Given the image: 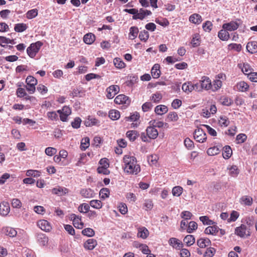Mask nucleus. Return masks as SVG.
<instances>
[{
    "label": "nucleus",
    "mask_w": 257,
    "mask_h": 257,
    "mask_svg": "<svg viewBox=\"0 0 257 257\" xmlns=\"http://www.w3.org/2000/svg\"><path fill=\"white\" fill-rule=\"evenodd\" d=\"M47 116L49 120L52 121H57L59 119L57 111L48 112L47 113Z\"/></svg>",
    "instance_id": "obj_47"
},
{
    "label": "nucleus",
    "mask_w": 257,
    "mask_h": 257,
    "mask_svg": "<svg viewBox=\"0 0 257 257\" xmlns=\"http://www.w3.org/2000/svg\"><path fill=\"white\" fill-rule=\"evenodd\" d=\"M228 169L229 170V174L233 177H236L239 173V170L236 166H232Z\"/></svg>",
    "instance_id": "obj_58"
},
{
    "label": "nucleus",
    "mask_w": 257,
    "mask_h": 257,
    "mask_svg": "<svg viewBox=\"0 0 257 257\" xmlns=\"http://www.w3.org/2000/svg\"><path fill=\"white\" fill-rule=\"evenodd\" d=\"M216 252V250L213 247H208L204 254V257H213Z\"/></svg>",
    "instance_id": "obj_57"
},
{
    "label": "nucleus",
    "mask_w": 257,
    "mask_h": 257,
    "mask_svg": "<svg viewBox=\"0 0 257 257\" xmlns=\"http://www.w3.org/2000/svg\"><path fill=\"white\" fill-rule=\"evenodd\" d=\"M149 232L145 227H142L138 228L137 236L143 239H146L149 236Z\"/></svg>",
    "instance_id": "obj_23"
},
{
    "label": "nucleus",
    "mask_w": 257,
    "mask_h": 257,
    "mask_svg": "<svg viewBox=\"0 0 257 257\" xmlns=\"http://www.w3.org/2000/svg\"><path fill=\"white\" fill-rule=\"evenodd\" d=\"M194 138L197 142L203 143L207 139L206 134L202 129L198 128L194 132Z\"/></svg>",
    "instance_id": "obj_4"
},
{
    "label": "nucleus",
    "mask_w": 257,
    "mask_h": 257,
    "mask_svg": "<svg viewBox=\"0 0 257 257\" xmlns=\"http://www.w3.org/2000/svg\"><path fill=\"white\" fill-rule=\"evenodd\" d=\"M140 118L139 113L137 112H135L133 114H132L131 116L125 117V120L126 121H135L139 119Z\"/></svg>",
    "instance_id": "obj_60"
},
{
    "label": "nucleus",
    "mask_w": 257,
    "mask_h": 257,
    "mask_svg": "<svg viewBox=\"0 0 257 257\" xmlns=\"http://www.w3.org/2000/svg\"><path fill=\"white\" fill-rule=\"evenodd\" d=\"M169 242L170 245L176 248L180 249L183 246L182 242L176 238H171L169 240Z\"/></svg>",
    "instance_id": "obj_30"
},
{
    "label": "nucleus",
    "mask_w": 257,
    "mask_h": 257,
    "mask_svg": "<svg viewBox=\"0 0 257 257\" xmlns=\"http://www.w3.org/2000/svg\"><path fill=\"white\" fill-rule=\"evenodd\" d=\"M182 89L187 94H189L194 90L193 84L190 81L186 82L182 85Z\"/></svg>",
    "instance_id": "obj_24"
},
{
    "label": "nucleus",
    "mask_w": 257,
    "mask_h": 257,
    "mask_svg": "<svg viewBox=\"0 0 257 257\" xmlns=\"http://www.w3.org/2000/svg\"><path fill=\"white\" fill-rule=\"evenodd\" d=\"M119 91V87L118 85H112L106 89V97L108 99H111L114 97Z\"/></svg>",
    "instance_id": "obj_7"
},
{
    "label": "nucleus",
    "mask_w": 257,
    "mask_h": 257,
    "mask_svg": "<svg viewBox=\"0 0 257 257\" xmlns=\"http://www.w3.org/2000/svg\"><path fill=\"white\" fill-rule=\"evenodd\" d=\"M199 219L204 225H211L215 223L213 220L210 219L207 216H200Z\"/></svg>",
    "instance_id": "obj_43"
},
{
    "label": "nucleus",
    "mask_w": 257,
    "mask_h": 257,
    "mask_svg": "<svg viewBox=\"0 0 257 257\" xmlns=\"http://www.w3.org/2000/svg\"><path fill=\"white\" fill-rule=\"evenodd\" d=\"M60 115V119L62 121H66L68 116L71 113L70 108L67 106H64L61 109L57 110Z\"/></svg>",
    "instance_id": "obj_5"
},
{
    "label": "nucleus",
    "mask_w": 257,
    "mask_h": 257,
    "mask_svg": "<svg viewBox=\"0 0 257 257\" xmlns=\"http://www.w3.org/2000/svg\"><path fill=\"white\" fill-rule=\"evenodd\" d=\"M246 49L248 52L253 54L257 52V42L251 41L248 42L246 45Z\"/></svg>",
    "instance_id": "obj_19"
},
{
    "label": "nucleus",
    "mask_w": 257,
    "mask_h": 257,
    "mask_svg": "<svg viewBox=\"0 0 257 257\" xmlns=\"http://www.w3.org/2000/svg\"><path fill=\"white\" fill-rule=\"evenodd\" d=\"M239 27V24L235 21H231L229 23L224 24L222 28L228 31H233L237 30Z\"/></svg>",
    "instance_id": "obj_12"
},
{
    "label": "nucleus",
    "mask_w": 257,
    "mask_h": 257,
    "mask_svg": "<svg viewBox=\"0 0 257 257\" xmlns=\"http://www.w3.org/2000/svg\"><path fill=\"white\" fill-rule=\"evenodd\" d=\"M238 65L239 66V67L241 69L242 72L245 75H248L252 71H253V69L247 63H243L242 65L241 64H239Z\"/></svg>",
    "instance_id": "obj_26"
},
{
    "label": "nucleus",
    "mask_w": 257,
    "mask_h": 257,
    "mask_svg": "<svg viewBox=\"0 0 257 257\" xmlns=\"http://www.w3.org/2000/svg\"><path fill=\"white\" fill-rule=\"evenodd\" d=\"M191 44L193 47H196L200 45L199 36L198 34H196L193 37Z\"/></svg>",
    "instance_id": "obj_63"
},
{
    "label": "nucleus",
    "mask_w": 257,
    "mask_h": 257,
    "mask_svg": "<svg viewBox=\"0 0 257 257\" xmlns=\"http://www.w3.org/2000/svg\"><path fill=\"white\" fill-rule=\"evenodd\" d=\"M117 208L118 209L119 212L121 214L124 215L127 213V207L125 203L122 202L119 203Z\"/></svg>",
    "instance_id": "obj_53"
},
{
    "label": "nucleus",
    "mask_w": 257,
    "mask_h": 257,
    "mask_svg": "<svg viewBox=\"0 0 257 257\" xmlns=\"http://www.w3.org/2000/svg\"><path fill=\"white\" fill-rule=\"evenodd\" d=\"M90 206L89 205L84 203L80 205L78 207V211L81 213H85L89 210Z\"/></svg>",
    "instance_id": "obj_55"
},
{
    "label": "nucleus",
    "mask_w": 257,
    "mask_h": 257,
    "mask_svg": "<svg viewBox=\"0 0 257 257\" xmlns=\"http://www.w3.org/2000/svg\"><path fill=\"white\" fill-rule=\"evenodd\" d=\"M250 229L247 228L246 225L242 224L240 226L235 228V233L240 237H248L250 235Z\"/></svg>",
    "instance_id": "obj_3"
},
{
    "label": "nucleus",
    "mask_w": 257,
    "mask_h": 257,
    "mask_svg": "<svg viewBox=\"0 0 257 257\" xmlns=\"http://www.w3.org/2000/svg\"><path fill=\"white\" fill-rule=\"evenodd\" d=\"M219 227L214 224L212 226H209L206 227L204 230V233L206 234L216 235L219 231Z\"/></svg>",
    "instance_id": "obj_18"
},
{
    "label": "nucleus",
    "mask_w": 257,
    "mask_h": 257,
    "mask_svg": "<svg viewBox=\"0 0 257 257\" xmlns=\"http://www.w3.org/2000/svg\"><path fill=\"white\" fill-rule=\"evenodd\" d=\"M10 211V207L7 202L3 201L0 203V214L2 216H7Z\"/></svg>",
    "instance_id": "obj_11"
},
{
    "label": "nucleus",
    "mask_w": 257,
    "mask_h": 257,
    "mask_svg": "<svg viewBox=\"0 0 257 257\" xmlns=\"http://www.w3.org/2000/svg\"><path fill=\"white\" fill-rule=\"evenodd\" d=\"M51 192L53 194L62 196L68 193V189L65 187L58 186L57 187L53 188L51 190Z\"/></svg>",
    "instance_id": "obj_15"
},
{
    "label": "nucleus",
    "mask_w": 257,
    "mask_h": 257,
    "mask_svg": "<svg viewBox=\"0 0 257 257\" xmlns=\"http://www.w3.org/2000/svg\"><path fill=\"white\" fill-rule=\"evenodd\" d=\"M89 141L88 137L82 139L80 145V148L82 150H85L89 146Z\"/></svg>",
    "instance_id": "obj_51"
},
{
    "label": "nucleus",
    "mask_w": 257,
    "mask_h": 257,
    "mask_svg": "<svg viewBox=\"0 0 257 257\" xmlns=\"http://www.w3.org/2000/svg\"><path fill=\"white\" fill-rule=\"evenodd\" d=\"M114 102L116 104H128L130 102V100L128 97L123 94H119L117 95L114 99Z\"/></svg>",
    "instance_id": "obj_13"
},
{
    "label": "nucleus",
    "mask_w": 257,
    "mask_h": 257,
    "mask_svg": "<svg viewBox=\"0 0 257 257\" xmlns=\"http://www.w3.org/2000/svg\"><path fill=\"white\" fill-rule=\"evenodd\" d=\"M218 123L220 126L226 127L229 123V120L225 116H221L219 118Z\"/></svg>",
    "instance_id": "obj_50"
},
{
    "label": "nucleus",
    "mask_w": 257,
    "mask_h": 257,
    "mask_svg": "<svg viewBox=\"0 0 257 257\" xmlns=\"http://www.w3.org/2000/svg\"><path fill=\"white\" fill-rule=\"evenodd\" d=\"M82 234L85 236L92 237L94 236L95 232L94 230L91 228H86L82 231Z\"/></svg>",
    "instance_id": "obj_56"
},
{
    "label": "nucleus",
    "mask_w": 257,
    "mask_h": 257,
    "mask_svg": "<svg viewBox=\"0 0 257 257\" xmlns=\"http://www.w3.org/2000/svg\"><path fill=\"white\" fill-rule=\"evenodd\" d=\"M235 87L237 90L241 92L247 91L249 88V85L244 81L238 82Z\"/></svg>",
    "instance_id": "obj_25"
},
{
    "label": "nucleus",
    "mask_w": 257,
    "mask_h": 257,
    "mask_svg": "<svg viewBox=\"0 0 257 257\" xmlns=\"http://www.w3.org/2000/svg\"><path fill=\"white\" fill-rule=\"evenodd\" d=\"M109 117L112 120H117L120 117V112L118 110L112 109L109 112Z\"/></svg>",
    "instance_id": "obj_39"
},
{
    "label": "nucleus",
    "mask_w": 257,
    "mask_h": 257,
    "mask_svg": "<svg viewBox=\"0 0 257 257\" xmlns=\"http://www.w3.org/2000/svg\"><path fill=\"white\" fill-rule=\"evenodd\" d=\"M227 31L224 29L220 30L218 34L219 38L222 41H227L230 38L229 34Z\"/></svg>",
    "instance_id": "obj_28"
},
{
    "label": "nucleus",
    "mask_w": 257,
    "mask_h": 257,
    "mask_svg": "<svg viewBox=\"0 0 257 257\" xmlns=\"http://www.w3.org/2000/svg\"><path fill=\"white\" fill-rule=\"evenodd\" d=\"M239 202L243 205L251 206L253 203V199L251 196L244 195L240 198Z\"/></svg>",
    "instance_id": "obj_17"
},
{
    "label": "nucleus",
    "mask_w": 257,
    "mask_h": 257,
    "mask_svg": "<svg viewBox=\"0 0 257 257\" xmlns=\"http://www.w3.org/2000/svg\"><path fill=\"white\" fill-rule=\"evenodd\" d=\"M247 139V136L244 134H239L236 136V140L238 144L244 143Z\"/></svg>",
    "instance_id": "obj_64"
},
{
    "label": "nucleus",
    "mask_w": 257,
    "mask_h": 257,
    "mask_svg": "<svg viewBox=\"0 0 257 257\" xmlns=\"http://www.w3.org/2000/svg\"><path fill=\"white\" fill-rule=\"evenodd\" d=\"M139 38L142 41L146 42L149 38V34L147 31L143 30L140 32Z\"/></svg>",
    "instance_id": "obj_54"
},
{
    "label": "nucleus",
    "mask_w": 257,
    "mask_h": 257,
    "mask_svg": "<svg viewBox=\"0 0 257 257\" xmlns=\"http://www.w3.org/2000/svg\"><path fill=\"white\" fill-rule=\"evenodd\" d=\"M37 226L42 230L46 232L50 231L52 227L50 223L46 220L41 219L37 222Z\"/></svg>",
    "instance_id": "obj_9"
},
{
    "label": "nucleus",
    "mask_w": 257,
    "mask_h": 257,
    "mask_svg": "<svg viewBox=\"0 0 257 257\" xmlns=\"http://www.w3.org/2000/svg\"><path fill=\"white\" fill-rule=\"evenodd\" d=\"M41 172L37 170H29L26 172V175L27 176H32L34 177H37L40 176Z\"/></svg>",
    "instance_id": "obj_61"
},
{
    "label": "nucleus",
    "mask_w": 257,
    "mask_h": 257,
    "mask_svg": "<svg viewBox=\"0 0 257 257\" xmlns=\"http://www.w3.org/2000/svg\"><path fill=\"white\" fill-rule=\"evenodd\" d=\"M221 104L225 106H230L233 103V100L227 96H223L220 99Z\"/></svg>",
    "instance_id": "obj_42"
},
{
    "label": "nucleus",
    "mask_w": 257,
    "mask_h": 257,
    "mask_svg": "<svg viewBox=\"0 0 257 257\" xmlns=\"http://www.w3.org/2000/svg\"><path fill=\"white\" fill-rule=\"evenodd\" d=\"M232 150L230 146H226L223 148V150L222 152V157L225 159H228L230 158L232 154Z\"/></svg>",
    "instance_id": "obj_35"
},
{
    "label": "nucleus",
    "mask_w": 257,
    "mask_h": 257,
    "mask_svg": "<svg viewBox=\"0 0 257 257\" xmlns=\"http://www.w3.org/2000/svg\"><path fill=\"white\" fill-rule=\"evenodd\" d=\"M160 65L158 64H155L151 69L152 76L154 78H158L160 77Z\"/></svg>",
    "instance_id": "obj_27"
},
{
    "label": "nucleus",
    "mask_w": 257,
    "mask_h": 257,
    "mask_svg": "<svg viewBox=\"0 0 257 257\" xmlns=\"http://www.w3.org/2000/svg\"><path fill=\"white\" fill-rule=\"evenodd\" d=\"M222 86V81L219 79L215 80L212 84L211 89L215 92L219 89Z\"/></svg>",
    "instance_id": "obj_49"
},
{
    "label": "nucleus",
    "mask_w": 257,
    "mask_h": 257,
    "mask_svg": "<svg viewBox=\"0 0 257 257\" xmlns=\"http://www.w3.org/2000/svg\"><path fill=\"white\" fill-rule=\"evenodd\" d=\"M183 188L180 186H177L173 188L172 193L174 196L179 197L183 192Z\"/></svg>",
    "instance_id": "obj_46"
},
{
    "label": "nucleus",
    "mask_w": 257,
    "mask_h": 257,
    "mask_svg": "<svg viewBox=\"0 0 257 257\" xmlns=\"http://www.w3.org/2000/svg\"><path fill=\"white\" fill-rule=\"evenodd\" d=\"M37 240L41 245L45 246L48 243V238L45 234L40 233L37 235Z\"/></svg>",
    "instance_id": "obj_29"
},
{
    "label": "nucleus",
    "mask_w": 257,
    "mask_h": 257,
    "mask_svg": "<svg viewBox=\"0 0 257 257\" xmlns=\"http://www.w3.org/2000/svg\"><path fill=\"white\" fill-rule=\"evenodd\" d=\"M126 135L131 141H134L138 137L139 134L136 131H128L126 132Z\"/></svg>",
    "instance_id": "obj_40"
},
{
    "label": "nucleus",
    "mask_w": 257,
    "mask_h": 257,
    "mask_svg": "<svg viewBox=\"0 0 257 257\" xmlns=\"http://www.w3.org/2000/svg\"><path fill=\"white\" fill-rule=\"evenodd\" d=\"M220 151V150L218 147L214 146L209 148L207 150V153L209 156H214L218 154Z\"/></svg>",
    "instance_id": "obj_45"
},
{
    "label": "nucleus",
    "mask_w": 257,
    "mask_h": 257,
    "mask_svg": "<svg viewBox=\"0 0 257 257\" xmlns=\"http://www.w3.org/2000/svg\"><path fill=\"white\" fill-rule=\"evenodd\" d=\"M189 20L190 22L196 25L200 24L202 21L201 16L198 14L196 13L191 15L189 17Z\"/></svg>",
    "instance_id": "obj_21"
},
{
    "label": "nucleus",
    "mask_w": 257,
    "mask_h": 257,
    "mask_svg": "<svg viewBox=\"0 0 257 257\" xmlns=\"http://www.w3.org/2000/svg\"><path fill=\"white\" fill-rule=\"evenodd\" d=\"M197 224L196 222L193 221H190L188 224L187 232L189 233H192L197 229Z\"/></svg>",
    "instance_id": "obj_48"
},
{
    "label": "nucleus",
    "mask_w": 257,
    "mask_h": 257,
    "mask_svg": "<svg viewBox=\"0 0 257 257\" xmlns=\"http://www.w3.org/2000/svg\"><path fill=\"white\" fill-rule=\"evenodd\" d=\"M43 45V43L41 41H37L35 43H32L27 49L28 55L31 58H34L36 54L39 52L40 48Z\"/></svg>",
    "instance_id": "obj_2"
},
{
    "label": "nucleus",
    "mask_w": 257,
    "mask_h": 257,
    "mask_svg": "<svg viewBox=\"0 0 257 257\" xmlns=\"http://www.w3.org/2000/svg\"><path fill=\"white\" fill-rule=\"evenodd\" d=\"M28 25L24 23H18L15 25L14 30L16 32L21 33L27 29Z\"/></svg>",
    "instance_id": "obj_34"
},
{
    "label": "nucleus",
    "mask_w": 257,
    "mask_h": 257,
    "mask_svg": "<svg viewBox=\"0 0 257 257\" xmlns=\"http://www.w3.org/2000/svg\"><path fill=\"white\" fill-rule=\"evenodd\" d=\"M139 33V29L137 27H132L130 29L128 37L130 39L134 40L137 38Z\"/></svg>",
    "instance_id": "obj_36"
},
{
    "label": "nucleus",
    "mask_w": 257,
    "mask_h": 257,
    "mask_svg": "<svg viewBox=\"0 0 257 257\" xmlns=\"http://www.w3.org/2000/svg\"><path fill=\"white\" fill-rule=\"evenodd\" d=\"M197 244L200 248H205L211 244V241L208 238H201L197 240Z\"/></svg>",
    "instance_id": "obj_20"
},
{
    "label": "nucleus",
    "mask_w": 257,
    "mask_h": 257,
    "mask_svg": "<svg viewBox=\"0 0 257 257\" xmlns=\"http://www.w3.org/2000/svg\"><path fill=\"white\" fill-rule=\"evenodd\" d=\"M110 194L109 189L107 188H103L99 191V196L102 199L109 197Z\"/></svg>",
    "instance_id": "obj_38"
},
{
    "label": "nucleus",
    "mask_w": 257,
    "mask_h": 257,
    "mask_svg": "<svg viewBox=\"0 0 257 257\" xmlns=\"http://www.w3.org/2000/svg\"><path fill=\"white\" fill-rule=\"evenodd\" d=\"M113 64L116 68L118 69H122L125 66L123 61L119 58H115L113 60Z\"/></svg>",
    "instance_id": "obj_41"
},
{
    "label": "nucleus",
    "mask_w": 257,
    "mask_h": 257,
    "mask_svg": "<svg viewBox=\"0 0 257 257\" xmlns=\"http://www.w3.org/2000/svg\"><path fill=\"white\" fill-rule=\"evenodd\" d=\"M95 40V36L92 33H88L84 35L83 41L87 44H92Z\"/></svg>",
    "instance_id": "obj_32"
},
{
    "label": "nucleus",
    "mask_w": 257,
    "mask_h": 257,
    "mask_svg": "<svg viewBox=\"0 0 257 257\" xmlns=\"http://www.w3.org/2000/svg\"><path fill=\"white\" fill-rule=\"evenodd\" d=\"M101 166L98 167L97 170V172L99 174H103L104 175H108L109 174L110 171L108 170L109 164L108 162H99Z\"/></svg>",
    "instance_id": "obj_10"
},
{
    "label": "nucleus",
    "mask_w": 257,
    "mask_h": 257,
    "mask_svg": "<svg viewBox=\"0 0 257 257\" xmlns=\"http://www.w3.org/2000/svg\"><path fill=\"white\" fill-rule=\"evenodd\" d=\"M168 110V107L164 105H157L155 108V112L158 115H163Z\"/></svg>",
    "instance_id": "obj_31"
},
{
    "label": "nucleus",
    "mask_w": 257,
    "mask_h": 257,
    "mask_svg": "<svg viewBox=\"0 0 257 257\" xmlns=\"http://www.w3.org/2000/svg\"><path fill=\"white\" fill-rule=\"evenodd\" d=\"M97 241L93 238L88 239L84 243V247L86 249L92 250L97 245Z\"/></svg>",
    "instance_id": "obj_16"
},
{
    "label": "nucleus",
    "mask_w": 257,
    "mask_h": 257,
    "mask_svg": "<svg viewBox=\"0 0 257 257\" xmlns=\"http://www.w3.org/2000/svg\"><path fill=\"white\" fill-rule=\"evenodd\" d=\"M162 98V95L160 93L153 94L151 97V100L155 103H158Z\"/></svg>",
    "instance_id": "obj_62"
},
{
    "label": "nucleus",
    "mask_w": 257,
    "mask_h": 257,
    "mask_svg": "<svg viewBox=\"0 0 257 257\" xmlns=\"http://www.w3.org/2000/svg\"><path fill=\"white\" fill-rule=\"evenodd\" d=\"M137 162H127L124 167V171L129 174H137L140 171L139 165L137 164Z\"/></svg>",
    "instance_id": "obj_1"
},
{
    "label": "nucleus",
    "mask_w": 257,
    "mask_h": 257,
    "mask_svg": "<svg viewBox=\"0 0 257 257\" xmlns=\"http://www.w3.org/2000/svg\"><path fill=\"white\" fill-rule=\"evenodd\" d=\"M200 84L203 89L208 90L212 88V83L210 79L206 76L201 77L200 80Z\"/></svg>",
    "instance_id": "obj_8"
},
{
    "label": "nucleus",
    "mask_w": 257,
    "mask_h": 257,
    "mask_svg": "<svg viewBox=\"0 0 257 257\" xmlns=\"http://www.w3.org/2000/svg\"><path fill=\"white\" fill-rule=\"evenodd\" d=\"M195 241V237L192 235H186L183 239V241L186 244L190 246L194 243Z\"/></svg>",
    "instance_id": "obj_37"
},
{
    "label": "nucleus",
    "mask_w": 257,
    "mask_h": 257,
    "mask_svg": "<svg viewBox=\"0 0 257 257\" xmlns=\"http://www.w3.org/2000/svg\"><path fill=\"white\" fill-rule=\"evenodd\" d=\"M90 205L95 209H100L102 207V203L99 200H92L90 201Z\"/></svg>",
    "instance_id": "obj_44"
},
{
    "label": "nucleus",
    "mask_w": 257,
    "mask_h": 257,
    "mask_svg": "<svg viewBox=\"0 0 257 257\" xmlns=\"http://www.w3.org/2000/svg\"><path fill=\"white\" fill-rule=\"evenodd\" d=\"M143 206L146 210H151L153 207V203L151 200L148 199L145 201Z\"/></svg>",
    "instance_id": "obj_59"
},
{
    "label": "nucleus",
    "mask_w": 257,
    "mask_h": 257,
    "mask_svg": "<svg viewBox=\"0 0 257 257\" xmlns=\"http://www.w3.org/2000/svg\"><path fill=\"white\" fill-rule=\"evenodd\" d=\"M146 132L150 139H155L158 136V131L153 126H148L146 129Z\"/></svg>",
    "instance_id": "obj_14"
},
{
    "label": "nucleus",
    "mask_w": 257,
    "mask_h": 257,
    "mask_svg": "<svg viewBox=\"0 0 257 257\" xmlns=\"http://www.w3.org/2000/svg\"><path fill=\"white\" fill-rule=\"evenodd\" d=\"M69 219L72 221L73 224L75 227L78 229H81L83 228L84 224L81 221V216H79L74 213H72L69 216Z\"/></svg>",
    "instance_id": "obj_6"
},
{
    "label": "nucleus",
    "mask_w": 257,
    "mask_h": 257,
    "mask_svg": "<svg viewBox=\"0 0 257 257\" xmlns=\"http://www.w3.org/2000/svg\"><path fill=\"white\" fill-rule=\"evenodd\" d=\"M81 195L86 198H90L93 197L94 192L91 189H83L80 191Z\"/></svg>",
    "instance_id": "obj_33"
},
{
    "label": "nucleus",
    "mask_w": 257,
    "mask_h": 257,
    "mask_svg": "<svg viewBox=\"0 0 257 257\" xmlns=\"http://www.w3.org/2000/svg\"><path fill=\"white\" fill-rule=\"evenodd\" d=\"M38 11L36 9L28 11L26 13V17L28 19H32L38 15Z\"/></svg>",
    "instance_id": "obj_52"
},
{
    "label": "nucleus",
    "mask_w": 257,
    "mask_h": 257,
    "mask_svg": "<svg viewBox=\"0 0 257 257\" xmlns=\"http://www.w3.org/2000/svg\"><path fill=\"white\" fill-rule=\"evenodd\" d=\"M3 230L6 235L11 237H15L17 234V231L16 229L11 227H6Z\"/></svg>",
    "instance_id": "obj_22"
}]
</instances>
